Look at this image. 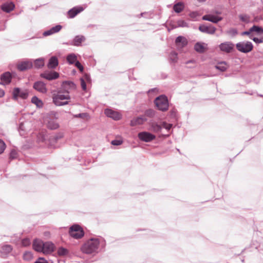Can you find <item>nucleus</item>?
Wrapping results in <instances>:
<instances>
[{"instance_id": "37998d69", "label": "nucleus", "mask_w": 263, "mask_h": 263, "mask_svg": "<svg viewBox=\"0 0 263 263\" xmlns=\"http://www.w3.org/2000/svg\"><path fill=\"white\" fill-rule=\"evenodd\" d=\"M31 243L30 240L29 238H26L22 240V245L23 247H27Z\"/></svg>"}, {"instance_id": "de8ad7c7", "label": "nucleus", "mask_w": 263, "mask_h": 263, "mask_svg": "<svg viewBox=\"0 0 263 263\" xmlns=\"http://www.w3.org/2000/svg\"><path fill=\"white\" fill-rule=\"evenodd\" d=\"M123 143V141L120 140H112L111 142V144L114 145H120Z\"/></svg>"}, {"instance_id": "680f3d73", "label": "nucleus", "mask_w": 263, "mask_h": 263, "mask_svg": "<svg viewBox=\"0 0 263 263\" xmlns=\"http://www.w3.org/2000/svg\"><path fill=\"white\" fill-rule=\"evenodd\" d=\"M143 14H144V13H141V16H143Z\"/></svg>"}, {"instance_id": "aec40b11", "label": "nucleus", "mask_w": 263, "mask_h": 263, "mask_svg": "<svg viewBox=\"0 0 263 263\" xmlns=\"http://www.w3.org/2000/svg\"><path fill=\"white\" fill-rule=\"evenodd\" d=\"M43 253L44 254H48L52 252L54 249V245L51 242H46L44 243Z\"/></svg>"}, {"instance_id": "bb28decb", "label": "nucleus", "mask_w": 263, "mask_h": 263, "mask_svg": "<svg viewBox=\"0 0 263 263\" xmlns=\"http://www.w3.org/2000/svg\"><path fill=\"white\" fill-rule=\"evenodd\" d=\"M63 137V134L62 133L58 134L57 135L54 136L51 139H50V141H49V144L51 147H55V143L57 142L58 140L62 139Z\"/></svg>"}, {"instance_id": "864d4df0", "label": "nucleus", "mask_w": 263, "mask_h": 263, "mask_svg": "<svg viewBox=\"0 0 263 263\" xmlns=\"http://www.w3.org/2000/svg\"><path fill=\"white\" fill-rule=\"evenodd\" d=\"M34 263H48V262L44 258L40 257Z\"/></svg>"}, {"instance_id": "473e14b6", "label": "nucleus", "mask_w": 263, "mask_h": 263, "mask_svg": "<svg viewBox=\"0 0 263 263\" xmlns=\"http://www.w3.org/2000/svg\"><path fill=\"white\" fill-rule=\"evenodd\" d=\"M77 57L74 53H71L67 55V60L70 64H74L77 61Z\"/></svg>"}, {"instance_id": "052dcab7", "label": "nucleus", "mask_w": 263, "mask_h": 263, "mask_svg": "<svg viewBox=\"0 0 263 263\" xmlns=\"http://www.w3.org/2000/svg\"><path fill=\"white\" fill-rule=\"evenodd\" d=\"M199 2H205L206 0H197Z\"/></svg>"}, {"instance_id": "393cba45", "label": "nucleus", "mask_w": 263, "mask_h": 263, "mask_svg": "<svg viewBox=\"0 0 263 263\" xmlns=\"http://www.w3.org/2000/svg\"><path fill=\"white\" fill-rule=\"evenodd\" d=\"M207 48V44L204 43H197L194 46L195 50L198 52H203Z\"/></svg>"}, {"instance_id": "7ed1b4c3", "label": "nucleus", "mask_w": 263, "mask_h": 263, "mask_svg": "<svg viewBox=\"0 0 263 263\" xmlns=\"http://www.w3.org/2000/svg\"><path fill=\"white\" fill-rule=\"evenodd\" d=\"M69 232L70 235L75 239L81 238L84 235L82 228L78 224L72 226L69 229Z\"/></svg>"}, {"instance_id": "c03bdc74", "label": "nucleus", "mask_w": 263, "mask_h": 263, "mask_svg": "<svg viewBox=\"0 0 263 263\" xmlns=\"http://www.w3.org/2000/svg\"><path fill=\"white\" fill-rule=\"evenodd\" d=\"M6 148L5 142L0 139V154H2Z\"/></svg>"}, {"instance_id": "423d86ee", "label": "nucleus", "mask_w": 263, "mask_h": 263, "mask_svg": "<svg viewBox=\"0 0 263 263\" xmlns=\"http://www.w3.org/2000/svg\"><path fill=\"white\" fill-rule=\"evenodd\" d=\"M13 98L16 100L18 97L23 99H26L28 96V92L27 90H21L18 88H15L13 91Z\"/></svg>"}, {"instance_id": "9d476101", "label": "nucleus", "mask_w": 263, "mask_h": 263, "mask_svg": "<svg viewBox=\"0 0 263 263\" xmlns=\"http://www.w3.org/2000/svg\"><path fill=\"white\" fill-rule=\"evenodd\" d=\"M33 87L34 89L40 93H46L47 91L46 84L41 81L35 82Z\"/></svg>"}, {"instance_id": "6ab92c4d", "label": "nucleus", "mask_w": 263, "mask_h": 263, "mask_svg": "<svg viewBox=\"0 0 263 263\" xmlns=\"http://www.w3.org/2000/svg\"><path fill=\"white\" fill-rule=\"evenodd\" d=\"M146 120L147 119L143 116L138 117L132 119L130 121V125L132 126L141 125L143 124Z\"/></svg>"}, {"instance_id": "9b49d317", "label": "nucleus", "mask_w": 263, "mask_h": 263, "mask_svg": "<svg viewBox=\"0 0 263 263\" xmlns=\"http://www.w3.org/2000/svg\"><path fill=\"white\" fill-rule=\"evenodd\" d=\"M105 114L108 117L114 120H118L121 118V115L118 111L111 109H106L105 110Z\"/></svg>"}, {"instance_id": "2f4dec72", "label": "nucleus", "mask_w": 263, "mask_h": 263, "mask_svg": "<svg viewBox=\"0 0 263 263\" xmlns=\"http://www.w3.org/2000/svg\"><path fill=\"white\" fill-rule=\"evenodd\" d=\"M162 129V126L156 123H151V129L155 132L158 133L161 131Z\"/></svg>"}, {"instance_id": "f8f14e48", "label": "nucleus", "mask_w": 263, "mask_h": 263, "mask_svg": "<svg viewBox=\"0 0 263 263\" xmlns=\"http://www.w3.org/2000/svg\"><path fill=\"white\" fill-rule=\"evenodd\" d=\"M175 44L178 49H181L187 45V41L185 37L179 36L176 39Z\"/></svg>"}, {"instance_id": "6e6d98bb", "label": "nucleus", "mask_w": 263, "mask_h": 263, "mask_svg": "<svg viewBox=\"0 0 263 263\" xmlns=\"http://www.w3.org/2000/svg\"><path fill=\"white\" fill-rule=\"evenodd\" d=\"M85 80V82H90V76L88 74H85L83 78Z\"/></svg>"}, {"instance_id": "4c0bfd02", "label": "nucleus", "mask_w": 263, "mask_h": 263, "mask_svg": "<svg viewBox=\"0 0 263 263\" xmlns=\"http://www.w3.org/2000/svg\"><path fill=\"white\" fill-rule=\"evenodd\" d=\"M215 68L221 71H224L228 68V66L225 62H221L215 66Z\"/></svg>"}, {"instance_id": "dca6fc26", "label": "nucleus", "mask_w": 263, "mask_h": 263, "mask_svg": "<svg viewBox=\"0 0 263 263\" xmlns=\"http://www.w3.org/2000/svg\"><path fill=\"white\" fill-rule=\"evenodd\" d=\"M62 88L65 92L69 94L70 90L76 88V85L72 82L66 81L63 83Z\"/></svg>"}, {"instance_id": "1a4fd4ad", "label": "nucleus", "mask_w": 263, "mask_h": 263, "mask_svg": "<svg viewBox=\"0 0 263 263\" xmlns=\"http://www.w3.org/2000/svg\"><path fill=\"white\" fill-rule=\"evenodd\" d=\"M41 77L50 81L58 79L59 77V74L55 71L45 72L41 74Z\"/></svg>"}, {"instance_id": "412c9836", "label": "nucleus", "mask_w": 263, "mask_h": 263, "mask_svg": "<svg viewBox=\"0 0 263 263\" xmlns=\"http://www.w3.org/2000/svg\"><path fill=\"white\" fill-rule=\"evenodd\" d=\"M11 74L9 72L3 73L1 77V83L2 85H7L9 84L11 81Z\"/></svg>"}, {"instance_id": "58836bf2", "label": "nucleus", "mask_w": 263, "mask_h": 263, "mask_svg": "<svg viewBox=\"0 0 263 263\" xmlns=\"http://www.w3.org/2000/svg\"><path fill=\"white\" fill-rule=\"evenodd\" d=\"M239 18L240 20L245 23H249L250 21L249 17L246 14H241L239 15Z\"/></svg>"}, {"instance_id": "f257e3e1", "label": "nucleus", "mask_w": 263, "mask_h": 263, "mask_svg": "<svg viewBox=\"0 0 263 263\" xmlns=\"http://www.w3.org/2000/svg\"><path fill=\"white\" fill-rule=\"evenodd\" d=\"M99 245L100 240L98 238H91L82 246L81 250L84 253L91 254L97 251Z\"/></svg>"}, {"instance_id": "a19ab883", "label": "nucleus", "mask_w": 263, "mask_h": 263, "mask_svg": "<svg viewBox=\"0 0 263 263\" xmlns=\"http://www.w3.org/2000/svg\"><path fill=\"white\" fill-rule=\"evenodd\" d=\"M170 60L173 62H176L178 59L177 53L175 52H172L170 55Z\"/></svg>"}, {"instance_id": "bf43d9fd", "label": "nucleus", "mask_w": 263, "mask_h": 263, "mask_svg": "<svg viewBox=\"0 0 263 263\" xmlns=\"http://www.w3.org/2000/svg\"><path fill=\"white\" fill-rule=\"evenodd\" d=\"M5 95V91L0 88V98L3 97Z\"/></svg>"}, {"instance_id": "13d9d810", "label": "nucleus", "mask_w": 263, "mask_h": 263, "mask_svg": "<svg viewBox=\"0 0 263 263\" xmlns=\"http://www.w3.org/2000/svg\"><path fill=\"white\" fill-rule=\"evenodd\" d=\"M252 31H250V29L249 30V31L243 32L241 34L242 35H249Z\"/></svg>"}, {"instance_id": "72a5a7b5", "label": "nucleus", "mask_w": 263, "mask_h": 263, "mask_svg": "<svg viewBox=\"0 0 263 263\" xmlns=\"http://www.w3.org/2000/svg\"><path fill=\"white\" fill-rule=\"evenodd\" d=\"M34 66L36 68H40L44 65V59L39 58L34 60Z\"/></svg>"}, {"instance_id": "603ef678", "label": "nucleus", "mask_w": 263, "mask_h": 263, "mask_svg": "<svg viewBox=\"0 0 263 263\" xmlns=\"http://www.w3.org/2000/svg\"><path fill=\"white\" fill-rule=\"evenodd\" d=\"M75 66L82 72L83 70V67L79 61H76Z\"/></svg>"}, {"instance_id": "c9c22d12", "label": "nucleus", "mask_w": 263, "mask_h": 263, "mask_svg": "<svg viewBox=\"0 0 263 263\" xmlns=\"http://www.w3.org/2000/svg\"><path fill=\"white\" fill-rule=\"evenodd\" d=\"M250 31H252V32H255L257 34H263V28L258 26L254 25L250 28Z\"/></svg>"}, {"instance_id": "a211bd4d", "label": "nucleus", "mask_w": 263, "mask_h": 263, "mask_svg": "<svg viewBox=\"0 0 263 263\" xmlns=\"http://www.w3.org/2000/svg\"><path fill=\"white\" fill-rule=\"evenodd\" d=\"M12 250V247L9 245H5L1 247L0 253L3 257H6Z\"/></svg>"}, {"instance_id": "c756f323", "label": "nucleus", "mask_w": 263, "mask_h": 263, "mask_svg": "<svg viewBox=\"0 0 263 263\" xmlns=\"http://www.w3.org/2000/svg\"><path fill=\"white\" fill-rule=\"evenodd\" d=\"M31 102L35 104L36 107L41 108L43 106V103L41 100L39 99L37 97L34 96L31 99Z\"/></svg>"}, {"instance_id": "ddd939ff", "label": "nucleus", "mask_w": 263, "mask_h": 263, "mask_svg": "<svg viewBox=\"0 0 263 263\" xmlns=\"http://www.w3.org/2000/svg\"><path fill=\"white\" fill-rule=\"evenodd\" d=\"M234 45L229 42H226L219 45V48L223 52H230L233 49Z\"/></svg>"}, {"instance_id": "8fccbe9b", "label": "nucleus", "mask_w": 263, "mask_h": 263, "mask_svg": "<svg viewBox=\"0 0 263 263\" xmlns=\"http://www.w3.org/2000/svg\"><path fill=\"white\" fill-rule=\"evenodd\" d=\"M75 117L76 118H86L88 117V115L86 113H82L75 115Z\"/></svg>"}, {"instance_id": "09e8293b", "label": "nucleus", "mask_w": 263, "mask_h": 263, "mask_svg": "<svg viewBox=\"0 0 263 263\" xmlns=\"http://www.w3.org/2000/svg\"><path fill=\"white\" fill-rule=\"evenodd\" d=\"M81 81V85L83 90H86V82H85V80L83 78H81L80 79Z\"/></svg>"}, {"instance_id": "2eb2a0df", "label": "nucleus", "mask_w": 263, "mask_h": 263, "mask_svg": "<svg viewBox=\"0 0 263 263\" xmlns=\"http://www.w3.org/2000/svg\"><path fill=\"white\" fill-rule=\"evenodd\" d=\"M199 30L203 33L208 34H213L215 33L216 29L212 26H207L204 25H200L199 27Z\"/></svg>"}, {"instance_id": "b1692460", "label": "nucleus", "mask_w": 263, "mask_h": 263, "mask_svg": "<svg viewBox=\"0 0 263 263\" xmlns=\"http://www.w3.org/2000/svg\"><path fill=\"white\" fill-rule=\"evenodd\" d=\"M58 64L59 62L57 58L53 56L49 59L47 67L50 69H54L58 66Z\"/></svg>"}, {"instance_id": "e433bc0d", "label": "nucleus", "mask_w": 263, "mask_h": 263, "mask_svg": "<svg viewBox=\"0 0 263 263\" xmlns=\"http://www.w3.org/2000/svg\"><path fill=\"white\" fill-rule=\"evenodd\" d=\"M184 8V5L182 3H178L174 6V10L177 12H180Z\"/></svg>"}, {"instance_id": "c85d7f7f", "label": "nucleus", "mask_w": 263, "mask_h": 263, "mask_svg": "<svg viewBox=\"0 0 263 263\" xmlns=\"http://www.w3.org/2000/svg\"><path fill=\"white\" fill-rule=\"evenodd\" d=\"M85 40V38L83 35H78L76 36L73 41V45L74 46H80L81 43L84 41Z\"/></svg>"}, {"instance_id": "cd10ccee", "label": "nucleus", "mask_w": 263, "mask_h": 263, "mask_svg": "<svg viewBox=\"0 0 263 263\" xmlns=\"http://www.w3.org/2000/svg\"><path fill=\"white\" fill-rule=\"evenodd\" d=\"M47 138L46 132L42 130L40 132L37 136V141L38 142H43L46 141Z\"/></svg>"}, {"instance_id": "5fc2aeb1", "label": "nucleus", "mask_w": 263, "mask_h": 263, "mask_svg": "<svg viewBox=\"0 0 263 263\" xmlns=\"http://www.w3.org/2000/svg\"><path fill=\"white\" fill-rule=\"evenodd\" d=\"M53 34V32H52V30L50 29L49 30H48L46 31H45L44 33H43V35L44 36H48V35H50L51 34Z\"/></svg>"}, {"instance_id": "4d7b16f0", "label": "nucleus", "mask_w": 263, "mask_h": 263, "mask_svg": "<svg viewBox=\"0 0 263 263\" xmlns=\"http://www.w3.org/2000/svg\"><path fill=\"white\" fill-rule=\"evenodd\" d=\"M252 40L256 43H260L262 42V40L261 39L257 37H254L252 39Z\"/></svg>"}, {"instance_id": "3c124183", "label": "nucleus", "mask_w": 263, "mask_h": 263, "mask_svg": "<svg viewBox=\"0 0 263 263\" xmlns=\"http://www.w3.org/2000/svg\"><path fill=\"white\" fill-rule=\"evenodd\" d=\"M178 26L182 27H187V23L183 21H180L178 22Z\"/></svg>"}, {"instance_id": "6e6552de", "label": "nucleus", "mask_w": 263, "mask_h": 263, "mask_svg": "<svg viewBox=\"0 0 263 263\" xmlns=\"http://www.w3.org/2000/svg\"><path fill=\"white\" fill-rule=\"evenodd\" d=\"M32 67V63L30 60H26L19 62L17 65V67L20 71H24L31 68Z\"/></svg>"}, {"instance_id": "a18cd8bd", "label": "nucleus", "mask_w": 263, "mask_h": 263, "mask_svg": "<svg viewBox=\"0 0 263 263\" xmlns=\"http://www.w3.org/2000/svg\"><path fill=\"white\" fill-rule=\"evenodd\" d=\"M62 29V26L60 25H57L51 28L53 33L59 32Z\"/></svg>"}, {"instance_id": "a878e982", "label": "nucleus", "mask_w": 263, "mask_h": 263, "mask_svg": "<svg viewBox=\"0 0 263 263\" xmlns=\"http://www.w3.org/2000/svg\"><path fill=\"white\" fill-rule=\"evenodd\" d=\"M14 4L12 3H6L2 6V9L6 12H9L14 8Z\"/></svg>"}, {"instance_id": "4468645a", "label": "nucleus", "mask_w": 263, "mask_h": 263, "mask_svg": "<svg viewBox=\"0 0 263 263\" xmlns=\"http://www.w3.org/2000/svg\"><path fill=\"white\" fill-rule=\"evenodd\" d=\"M202 20L211 22L213 23H217L222 20V17L213 14L205 15L202 17Z\"/></svg>"}, {"instance_id": "49530a36", "label": "nucleus", "mask_w": 263, "mask_h": 263, "mask_svg": "<svg viewBox=\"0 0 263 263\" xmlns=\"http://www.w3.org/2000/svg\"><path fill=\"white\" fill-rule=\"evenodd\" d=\"M161 126H162V128L163 127V128H165L167 130H170L172 127V124H168V123L164 122L162 123Z\"/></svg>"}, {"instance_id": "f03ea898", "label": "nucleus", "mask_w": 263, "mask_h": 263, "mask_svg": "<svg viewBox=\"0 0 263 263\" xmlns=\"http://www.w3.org/2000/svg\"><path fill=\"white\" fill-rule=\"evenodd\" d=\"M52 102L56 106H64L69 103L70 96L68 93H63L62 91H58L57 93L52 95Z\"/></svg>"}, {"instance_id": "f704fd0d", "label": "nucleus", "mask_w": 263, "mask_h": 263, "mask_svg": "<svg viewBox=\"0 0 263 263\" xmlns=\"http://www.w3.org/2000/svg\"><path fill=\"white\" fill-rule=\"evenodd\" d=\"M33 257V254L31 251H26L23 254V259L26 261H30Z\"/></svg>"}, {"instance_id": "4be33fe9", "label": "nucleus", "mask_w": 263, "mask_h": 263, "mask_svg": "<svg viewBox=\"0 0 263 263\" xmlns=\"http://www.w3.org/2000/svg\"><path fill=\"white\" fill-rule=\"evenodd\" d=\"M44 123L51 129H55L59 127V124L53 120L46 119L44 120Z\"/></svg>"}, {"instance_id": "ea45409f", "label": "nucleus", "mask_w": 263, "mask_h": 263, "mask_svg": "<svg viewBox=\"0 0 263 263\" xmlns=\"http://www.w3.org/2000/svg\"><path fill=\"white\" fill-rule=\"evenodd\" d=\"M227 33L232 36H234L237 34V30L235 28H231L227 31Z\"/></svg>"}, {"instance_id": "f3484780", "label": "nucleus", "mask_w": 263, "mask_h": 263, "mask_svg": "<svg viewBox=\"0 0 263 263\" xmlns=\"http://www.w3.org/2000/svg\"><path fill=\"white\" fill-rule=\"evenodd\" d=\"M33 248L36 252H42L43 247H44V242L40 239H36L33 241Z\"/></svg>"}, {"instance_id": "5701e85b", "label": "nucleus", "mask_w": 263, "mask_h": 263, "mask_svg": "<svg viewBox=\"0 0 263 263\" xmlns=\"http://www.w3.org/2000/svg\"><path fill=\"white\" fill-rule=\"evenodd\" d=\"M84 10L82 7H74L69 10L68 13L70 18L74 17L79 13L82 12Z\"/></svg>"}, {"instance_id": "79ce46f5", "label": "nucleus", "mask_w": 263, "mask_h": 263, "mask_svg": "<svg viewBox=\"0 0 263 263\" xmlns=\"http://www.w3.org/2000/svg\"><path fill=\"white\" fill-rule=\"evenodd\" d=\"M155 115V111L153 109H148L145 112V116L152 118Z\"/></svg>"}, {"instance_id": "39448f33", "label": "nucleus", "mask_w": 263, "mask_h": 263, "mask_svg": "<svg viewBox=\"0 0 263 263\" xmlns=\"http://www.w3.org/2000/svg\"><path fill=\"white\" fill-rule=\"evenodd\" d=\"M237 49L243 53L250 52L253 49V44L250 42H241L236 44Z\"/></svg>"}, {"instance_id": "0eeeda50", "label": "nucleus", "mask_w": 263, "mask_h": 263, "mask_svg": "<svg viewBox=\"0 0 263 263\" xmlns=\"http://www.w3.org/2000/svg\"><path fill=\"white\" fill-rule=\"evenodd\" d=\"M138 137L139 139L142 141L149 142L156 138V136L147 132H142L138 134Z\"/></svg>"}, {"instance_id": "20e7f679", "label": "nucleus", "mask_w": 263, "mask_h": 263, "mask_svg": "<svg viewBox=\"0 0 263 263\" xmlns=\"http://www.w3.org/2000/svg\"><path fill=\"white\" fill-rule=\"evenodd\" d=\"M155 104L157 108L162 111L167 109L168 103L167 98L164 96H161L157 97L155 101Z\"/></svg>"}, {"instance_id": "7c9ffc66", "label": "nucleus", "mask_w": 263, "mask_h": 263, "mask_svg": "<svg viewBox=\"0 0 263 263\" xmlns=\"http://www.w3.org/2000/svg\"><path fill=\"white\" fill-rule=\"evenodd\" d=\"M57 253L59 256L61 257H64L68 254L69 251L67 249L65 248L60 247L58 248L57 250Z\"/></svg>"}]
</instances>
